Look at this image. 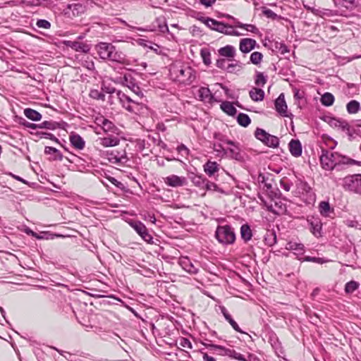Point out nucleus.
<instances>
[{
	"instance_id": "f257e3e1",
	"label": "nucleus",
	"mask_w": 361,
	"mask_h": 361,
	"mask_svg": "<svg viewBox=\"0 0 361 361\" xmlns=\"http://www.w3.org/2000/svg\"><path fill=\"white\" fill-rule=\"evenodd\" d=\"M96 50L102 59L109 60L123 65H128L129 62L126 55L116 49V47L106 42H100L96 46Z\"/></svg>"
},
{
	"instance_id": "f03ea898",
	"label": "nucleus",
	"mask_w": 361,
	"mask_h": 361,
	"mask_svg": "<svg viewBox=\"0 0 361 361\" xmlns=\"http://www.w3.org/2000/svg\"><path fill=\"white\" fill-rule=\"evenodd\" d=\"M171 75L175 77V80L182 83H190L195 76L193 70L188 66L174 64L170 69Z\"/></svg>"
},
{
	"instance_id": "7ed1b4c3",
	"label": "nucleus",
	"mask_w": 361,
	"mask_h": 361,
	"mask_svg": "<svg viewBox=\"0 0 361 361\" xmlns=\"http://www.w3.org/2000/svg\"><path fill=\"white\" fill-rule=\"evenodd\" d=\"M116 96L122 105L128 111L140 114L145 109V106L123 92L121 90L116 91Z\"/></svg>"
},
{
	"instance_id": "20e7f679",
	"label": "nucleus",
	"mask_w": 361,
	"mask_h": 361,
	"mask_svg": "<svg viewBox=\"0 0 361 361\" xmlns=\"http://www.w3.org/2000/svg\"><path fill=\"white\" fill-rule=\"evenodd\" d=\"M215 237L223 245H233L235 241V233L230 225L218 226L215 231Z\"/></svg>"
},
{
	"instance_id": "39448f33",
	"label": "nucleus",
	"mask_w": 361,
	"mask_h": 361,
	"mask_svg": "<svg viewBox=\"0 0 361 361\" xmlns=\"http://www.w3.org/2000/svg\"><path fill=\"white\" fill-rule=\"evenodd\" d=\"M338 153L333 152L327 149H322L320 156L322 167L325 170H332L338 165Z\"/></svg>"
},
{
	"instance_id": "423d86ee",
	"label": "nucleus",
	"mask_w": 361,
	"mask_h": 361,
	"mask_svg": "<svg viewBox=\"0 0 361 361\" xmlns=\"http://www.w3.org/2000/svg\"><path fill=\"white\" fill-rule=\"evenodd\" d=\"M255 137L265 145L276 148L279 146V140L276 136L267 133L264 130L257 128L255 132Z\"/></svg>"
},
{
	"instance_id": "0eeeda50",
	"label": "nucleus",
	"mask_w": 361,
	"mask_h": 361,
	"mask_svg": "<svg viewBox=\"0 0 361 361\" xmlns=\"http://www.w3.org/2000/svg\"><path fill=\"white\" fill-rule=\"evenodd\" d=\"M343 186L347 190L361 194V174L346 176L343 178Z\"/></svg>"
},
{
	"instance_id": "6e6552de",
	"label": "nucleus",
	"mask_w": 361,
	"mask_h": 361,
	"mask_svg": "<svg viewBox=\"0 0 361 361\" xmlns=\"http://www.w3.org/2000/svg\"><path fill=\"white\" fill-rule=\"evenodd\" d=\"M119 82L130 89L139 97H142V92L139 87L135 78L131 73H126L123 77L118 78Z\"/></svg>"
},
{
	"instance_id": "1a4fd4ad",
	"label": "nucleus",
	"mask_w": 361,
	"mask_h": 361,
	"mask_svg": "<svg viewBox=\"0 0 361 361\" xmlns=\"http://www.w3.org/2000/svg\"><path fill=\"white\" fill-rule=\"evenodd\" d=\"M106 156L111 163L115 164L124 165L128 161V158L124 149L121 151L118 149L106 151Z\"/></svg>"
},
{
	"instance_id": "9d476101",
	"label": "nucleus",
	"mask_w": 361,
	"mask_h": 361,
	"mask_svg": "<svg viewBox=\"0 0 361 361\" xmlns=\"http://www.w3.org/2000/svg\"><path fill=\"white\" fill-rule=\"evenodd\" d=\"M130 225L145 242L148 243L152 242L153 238L143 223L139 221H133L130 222Z\"/></svg>"
},
{
	"instance_id": "9b49d317",
	"label": "nucleus",
	"mask_w": 361,
	"mask_h": 361,
	"mask_svg": "<svg viewBox=\"0 0 361 361\" xmlns=\"http://www.w3.org/2000/svg\"><path fill=\"white\" fill-rule=\"evenodd\" d=\"M85 11V6L80 3H74L68 4L66 8L63 9L65 16L71 18L78 16Z\"/></svg>"
},
{
	"instance_id": "f8f14e48",
	"label": "nucleus",
	"mask_w": 361,
	"mask_h": 361,
	"mask_svg": "<svg viewBox=\"0 0 361 361\" xmlns=\"http://www.w3.org/2000/svg\"><path fill=\"white\" fill-rule=\"evenodd\" d=\"M307 223L310 225L311 233L317 238L322 236V223L321 220L314 216L308 217Z\"/></svg>"
},
{
	"instance_id": "ddd939ff",
	"label": "nucleus",
	"mask_w": 361,
	"mask_h": 361,
	"mask_svg": "<svg viewBox=\"0 0 361 361\" xmlns=\"http://www.w3.org/2000/svg\"><path fill=\"white\" fill-rule=\"evenodd\" d=\"M164 182L166 185L173 188L182 187L187 184V180L185 177L177 175H171L164 178Z\"/></svg>"
},
{
	"instance_id": "4468645a",
	"label": "nucleus",
	"mask_w": 361,
	"mask_h": 361,
	"mask_svg": "<svg viewBox=\"0 0 361 361\" xmlns=\"http://www.w3.org/2000/svg\"><path fill=\"white\" fill-rule=\"evenodd\" d=\"M275 109L276 111L283 117H291L293 116L292 114L288 113V107L283 93L275 100Z\"/></svg>"
},
{
	"instance_id": "2eb2a0df",
	"label": "nucleus",
	"mask_w": 361,
	"mask_h": 361,
	"mask_svg": "<svg viewBox=\"0 0 361 361\" xmlns=\"http://www.w3.org/2000/svg\"><path fill=\"white\" fill-rule=\"evenodd\" d=\"M286 249L292 251L294 255L297 256V258H301L300 257L305 253V245L301 243L295 241H290L286 243Z\"/></svg>"
},
{
	"instance_id": "dca6fc26",
	"label": "nucleus",
	"mask_w": 361,
	"mask_h": 361,
	"mask_svg": "<svg viewBox=\"0 0 361 361\" xmlns=\"http://www.w3.org/2000/svg\"><path fill=\"white\" fill-rule=\"evenodd\" d=\"M63 43L66 47H71L75 51L87 53L90 49L89 44L83 42H80L78 41L65 40Z\"/></svg>"
},
{
	"instance_id": "f3484780",
	"label": "nucleus",
	"mask_w": 361,
	"mask_h": 361,
	"mask_svg": "<svg viewBox=\"0 0 361 361\" xmlns=\"http://www.w3.org/2000/svg\"><path fill=\"white\" fill-rule=\"evenodd\" d=\"M204 23L209 28L221 33L224 32L225 29H226L228 26V24H225L210 18H207L204 20Z\"/></svg>"
},
{
	"instance_id": "a211bd4d",
	"label": "nucleus",
	"mask_w": 361,
	"mask_h": 361,
	"mask_svg": "<svg viewBox=\"0 0 361 361\" xmlns=\"http://www.w3.org/2000/svg\"><path fill=\"white\" fill-rule=\"evenodd\" d=\"M197 95L200 100L204 103L212 104L214 101V96L208 87H201L198 90Z\"/></svg>"
},
{
	"instance_id": "6ab92c4d",
	"label": "nucleus",
	"mask_w": 361,
	"mask_h": 361,
	"mask_svg": "<svg viewBox=\"0 0 361 361\" xmlns=\"http://www.w3.org/2000/svg\"><path fill=\"white\" fill-rule=\"evenodd\" d=\"M257 42L251 38L241 39L240 41L239 49L243 53H248L255 49Z\"/></svg>"
},
{
	"instance_id": "aec40b11",
	"label": "nucleus",
	"mask_w": 361,
	"mask_h": 361,
	"mask_svg": "<svg viewBox=\"0 0 361 361\" xmlns=\"http://www.w3.org/2000/svg\"><path fill=\"white\" fill-rule=\"evenodd\" d=\"M227 153L229 152V157L238 161H243L244 160V156L240 152V149L238 143H235L232 145V147L226 149Z\"/></svg>"
},
{
	"instance_id": "412c9836",
	"label": "nucleus",
	"mask_w": 361,
	"mask_h": 361,
	"mask_svg": "<svg viewBox=\"0 0 361 361\" xmlns=\"http://www.w3.org/2000/svg\"><path fill=\"white\" fill-rule=\"evenodd\" d=\"M97 142L103 147H108L116 146L119 142V140L117 137L111 135L105 137H99Z\"/></svg>"
},
{
	"instance_id": "4be33fe9",
	"label": "nucleus",
	"mask_w": 361,
	"mask_h": 361,
	"mask_svg": "<svg viewBox=\"0 0 361 361\" xmlns=\"http://www.w3.org/2000/svg\"><path fill=\"white\" fill-rule=\"evenodd\" d=\"M289 150L294 157H299L302 154V145L299 140H291L289 142Z\"/></svg>"
},
{
	"instance_id": "5701e85b",
	"label": "nucleus",
	"mask_w": 361,
	"mask_h": 361,
	"mask_svg": "<svg viewBox=\"0 0 361 361\" xmlns=\"http://www.w3.org/2000/svg\"><path fill=\"white\" fill-rule=\"evenodd\" d=\"M188 177L194 185L200 189H203L207 178H205L202 175L190 173Z\"/></svg>"
},
{
	"instance_id": "b1692460",
	"label": "nucleus",
	"mask_w": 361,
	"mask_h": 361,
	"mask_svg": "<svg viewBox=\"0 0 361 361\" xmlns=\"http://www.w3.org/2000/svg\"><path fill=\"white\" fill-rule=\"evenodd\" d=\"M70 142L71 145L78 149H82L85 147V141L78 134H71L70 135Z\"/></svg>"
},
{
	"instance_id": "393cba45",
	"label": "nucleus",
	"mask_w": 361,
	"mask_h": 361,
	"mask_svg": "<svg viewBox=\"0 0 361 361\" xmlns=\"http://www.w3.org/2000/svg\"><path fill=\"white\" fill-rule=\"evenodd\" d=\"M329 124L332 127L338 128L342 130H350V126L347 121L343 119L333 118L330 120Z\"/></svg>"
},
{
	"instance_id": "a878e982",
	"label": "nucleus",
	"mask_w": 361,
	"mask_h": 361,
	"mask_svg": "<svg viewBox=\"0 0 361 361\" xmlns=\"http://www.w3.org/2000/svg\"><path fill=\"white\" fill-rule=\"evenodd\" d=\"M219 54L221 56L227 57L228 59H233L235 54V49L231 45H226L219 49Z\"/></svg>"
},
{
	"instance_id": "bb28decb",
	"label": "nucleus",
	"mask_w": 361,
	"mask_h": 361,
	"mask_svg": "<svg viewBox=\"0 0 361 361\" xmlns=\"http://www.w3.org/2000/svg\"><path fill=\"white\" fill-rule=\"evenodd\" d=\"M204 171L209 176H212L219 171V164L216 161H208L204 165Z\"/></svg>"
},
{
	"instance_id": "cd10ccee",
	"label": "nucleus",
	"mask_w": 361,
	"mask_h": 361,
	"mask_svg": "<svg viewBox=\"0 0 361 361\" xmlns=\"http://www.w3.org/2000/svg\"><path fill=\"white\" fill-rule=\"evenodd\" d=\"M240 237L245 242H248L252 237V232L248 224H243L240 227Z\"/></svg>"
},
{
	"instance_id": "c85d7f7f",
	"label": "nucleus",
	"mask_w": 361,
	"mask_h": 361,
	"mask_svg": "<svg viewBox=\"0 0 361 361\" xmlns=\"http://www.w3.org/2000/svg\"><path fill=\"white\" fill-rule=\"evenodd\" d=\"M220 106L221 110L228 116H234L237 113V110L233 106V104L230 102H223Z\"/></svg>"
},
{
	"instance_id": "c756f323",
	"label": "nucleus",
	"mask_w": 361,
	"mask_h": 361,
	"mask_svg": "<svg viewBox=\"0 0 361 361\" xmlns=\"http://www.w3.org/2000/svg\"><path fill=\"white\" fill-rule=\"evenodd\" d=\"M24 115L28 119L32 120L33 121H40L42 118V115L40 113L30 108H27L24 109Z\"/></svg>"
},
{
	"instance_id": "7c9ffc66",
	"label": "nucleus",
	"mask_w": 361,
	"mask_h": 361,
	"mask_svg": "<svg viewBox=\"0 0 361 361\" xmlns=\"http://www.w3.org/2000/svg\"><path fill=\"white\" fill-rule=\"evenodd\" d=\"M320 214L325 217L330 216L331 213H334V209L331 208L328 202L322 201L319 204Z\"/></svg>"
},
{
	"instance_id": "2f4dec72",
	"label": "nucleus",
	"mask_w": 361,
	"mask_h": 361,
	"mask_svg": "<svg viewBox=\"0 0 361 361\" xmlns=\"http://www.w3.org/2000/svg\"><path fill=\"white\" fill-rule=\"evenodd\" d=\"M250 98L255 102L263 100L264 92L260 88L253 87L249 92Z\"/></svg>"
},
{
	"instance_id": "473e14b6",
	"label": "nucleus",
	"mask_w": 361,
	"mask_h": 361,
	"mask_svg": "<svg viewBox=\"0 0 361 361\" xmlns=\"http://www.w3.org/2000/svg\"><path fill=\"white\" fill-rule=\"evenodd\" d=\"M44 152L47 154L53 155V159L61 161L63 159V155L61 152L53 147H46Z\"/></svg>"
},
{
	"instance_id": "72a5a7b5",
	"label": "nucleus",
	"mask_w": 361,
	"mask_h": 361,
	"mask_svg": "<svg viewBox=\"0 0 361 361\" xmlns=\"http://www.w3.org/2000/svg\"><path fill=\"white\" fill-rule=\"evenodd\" d=\"M38 128H44L48 130H56L59 127V124L54 121H44L40 124H37Z\"/></svg>"
},
{
	"instance_id": "f704fd0d",
	"label": "nucleus",
	"mask_w": 361,
	"mask_h": 361,
	"mask_svg": "<svg viewBox=\"0 0 361 361\" xmlns=\"http://www.w3.org/2000/svg\"><path fill=\"white\" fill-rule=\"evenodd\" d=\"M237 121L243 127H247L251 123L250 117L243 113H240L237 116Z\"/></svg>"
},
{
	"instance_id": "c9c22d12",
	"label": "nucleus",
	"mask_w": 361,
	"mask_h": 361,
	"mask_svg": "<svg viewBox=\"0 0 361 361\" xmlns=\"http://www.w3.org/2000/svg\"><path fill=\"white\" fill-rule=\"evenodd\" d=\"M334 102V97L329 92L324 93L321 98V102L326 106H331Z\"/></svg>"
},
{
	"instance_id": "e433bc0d",
	"label": "nucleus",
	"mask_w": 361,
	"mask_h": 361,
	"mask_svg": "<svg viewBox=\"0 0 361 361\" xmlns=\"http://www.w3.org/2000/svg\"><path fill=\"white\" fill-rule=\"evenodd\" d=\"M102 129L104 133H115L118 128L115 125L110 121H104V123L102 126Z\"/></svg>"
},
{
	"instance_id": "4c0bfd02",
	"label": "nucleus",
	"mask_w": 361,
	"mask_h": 361,
	"mask_svg": "<svg viewBox=\"0 0 361 361\" xmlns=\"http://www.w3.org/2000/svg\"><path fill=\"white\" fill-rule=\"evenodd\" d=\"M338 165L344 164V165H354L357 164V161L353 159H350L348 157L343 156L338 153Z\"/></svg>"
},
{
	"instance_id": "58836bf2",
	"label": "nucleus",
	"mask_w": 361,
	"mask_h": 361,
	"mask_svg": "<svg viewBox=\"0 0 361 361\" xmlns=\"http://www.w3.org/2000/svg\"><path fill=\"white\" fill-rule=\"evenodd\" d=\"M360 109V104L355 100H352L347 104V110L349 114H355Z\"/></svg>"
},
{
	"instance_id": "ea45409f",
	"label": "nucleus",
	"mask_w": 361,
	"mask_h": 361,
	"mask_svg": "<svg viewBox=\"0 0 361 361\" xmlns=\"http://www.w3.org/2000/svg\"><path fill=\"white\" fill-rule=\"evenodd\" d=\"M359 287V283L355 281H350L345 284V291L346 293H352Z\"/></svg>"
},
{
	"instance_id": "a19ab883",
	"label": "nucleus",
	"mask_w": 361,
	"mask_h": 361,
	"mask_svg": "<svg viewBox=\"0 0 361 361\" xmlns=\"http://www.w3.org/2000/svg\"><path fill=\"white\" fill-rule=\"evenodd\" d=\"M225 353L226 354L227 356H228L231 358H233V359H235V360H238L240 361L245 360V358L244 357V356L242 354L237 353L235 350H234L233 349H231V350H225Z\"/></svg>"
},
{
	"instance_id": "79ce46f5",
	"label": "nucleus",
	"mask_w": 361,
	"mask_h": 361,
	"mask_svg": "<svg viewBox=\"0 0 361 361\" xmlns=\"http://www.w3.org/2000/svg\"><path fill=\"white\" fill-rule=\"evenodd\" d=\"M299 260L301 262H311L317 264H324L327 262V260L324 259V258L310 256H307L303 258H299Z\"/></svg>"
},
{
	"instance_id": "37998d69",
	"label": "nucleus",
	"mask_w": 361,
	"mask_h": 361,
	"mask_svg": "<svg viewBox=\"0 0 361 361\" xmlns=\"http://www.w3.org/2000/svg\"><path fill=\"white\" fill-rule=\"evenodd\" d=\"M263 55L261 52L255 51L250 55V61L255 65H258L262 60Z\"/></svg>"
},
{
	"instance_id": "c03bdc74",
	"label": "nucleus",
	"mask_w": 361,
	"mask_h": 361,
	"mask_svg": "<svg viewBox=\"0 0 361 361\" xmlns=\"http://www.w3.org/2000/svg\"><path fill=\"white\" fill-rule=\"evenodd\" d=\"M267 82L266 77L262 73L257 72L255 80V83L259 87H264Z\"/></svg>"
},
{
	"instance_id": "a18cd8bd",
	"label": "nucleus",
	"mask_w": 361,
	"mask_h": 361,
	"mask_svg": "<svg viewBox=\"0 0 361 361\" xmlns=\"http://www.w3.org/2000/svg\"><path fill=\"white\" fill-rule=\"evenodd\" d=\"M90 97L94 99H100L104 101L105 99L104 94L98 90H92L90 92Z\"/></svg>"
},
{
	"instance_id": "49530a36",
	"label": "nucleus",
	"mask_w": 361,
	"mask_h": 361,
	"mask_svg": "<svg viewBox=\"0 0 361 361\" xmlns=\"http://www.w3.org/2000/svg\"><path fill=\"white\" fill-rule=\"evenodd\" d=\"M187 261V262H182L183 264H185L183 269L190 274H197L198 272V269L195 267L194 265L192 263H190L188 259Z\"/></svg>"
},
{
	"instance_id": "de8ad7c7",
	"label": "nucleus",
	"mask_w": 361,
	"mask_h": 361,
	"mask_svg": "<svg viewBox=\"0 0 361 361\" xmlns=\"http://www.w3.org/2000/svg\"><path fill=\"white\" fill-rule=\"evenodd\" d=\"M218 188H219L216 184L206 179L205 183H204V186L202 190H206L208 191H209V190L217 191Z\"/></svg>"
},
{
	"instance_id": "09e8293b",
	"label": "nucleus",
	"mask_w": 361,
	"mask_h": 361,
	"mask_svg": "<svg viewBox=\"0 0 361 361\" xmlns=\"http://www.w3.org/2000/svg\"><path fill=\"white\" fill-rule=\"evenodd\" d=\"M234 59H219L216 61V65L218 68H221L223 70L226 69V65H228L229 61H233Z\"/></svg>"
},
{
	"instance_id": "8fccbe9b",
	"label": "nucleus",
	"mask_w": 361,
	"mask_h": 361,
	"mask_svg": "<svg viewBox=\"0 0 361 361\" xmlns=\"http://www.w3.org/2000/svg\"><path fill=\"white\" fill-rule=\"evenodd\" d=\"M36 25L39 28L49 29L51 27V23L48 20L44 19L38 20Z\"/></svg>"
},
{
	"instance_id": "3c124183",
	"label": "nucleus",
	"mask_w": 361,
	"mask_h": 361,
	"mask_svg": "<svg viewBox=\"0 0 361 361\" xmlns=\"http://www.w3.org/2000/svg\"><path fill=\"white\" fill-rule=\"evenodd\" d=\"M226 320L231 324V326L233 328L235 331L240 333H243V331L239 327L238 324L233 319L231 316L226 317Z\"/></svg>"
},
{
	"instance_id": "603ef678",
	"label": "nucleus",
	"mask_w": 361,
	"mask_h": 361,
	"mask_svg": "<svg viewBox=\"0 0 361 361\" xmlns=\"http://www.w3.org/2000/svg\"><path fill=\"white\" fill-rule=\"evenodd\" d=\"M201 56L203 59V61L206 65L211 63L210 53L207 50H201Z\"/></svg>"
},
{
	"instance_id": "864d4df0",
	"label": "nucleus",
	"mask_w": 361,
	"mask_h": 361,
	"mask_svg": "<svg viewBox=\"0 0 361 361\" xmlns=\"http://www.w3.org/2000/svg\"><path fill=\"white\" fill-rule=\"evenodd\" d=\"M262 13L267 18L272 19H275L277 16V15L273 11L267 8H263Z\"/></svg>"
},
{
	"instance_id": "5fc2aeb1",
	"label": "nucleus",
	"mask_w": 361,
	"mask_h": 361,
	"mask_svg": "<svg viewBox=\"0 0 361 361\" xmlns=\"http://www.w3.org/2000/svg\"><path fill=\"white\" fill-rule=\"evenodd\" d=\"M245 27H244L243 28L247 31L257 35L259 34V30L255 25L252 24H245Z\"/></svg>"
},
{
	"instance_id": "6e6d98bb",
	"label": "nucleus",
	"mask_w": 361,
	"mask_h": 361,
	"mask_svg": "<svg viewBox=\"0 0 361 361\" xmlns=\"http://www.w3.org/2000/svg\"><path fill=\"white\" fill-rule=\"evenodd\" d=\"M37 135H39L40 137H44L52 140L58 141V139L51 133L46 132L37 133Z\"/></svg>"
},
{
	"instance_id": "4d7b16f0",
	"label": "nucleus",
	"mask_w": 361,
	"mask_h": 361,
	"mask_svg": "<svg viewBox=\"0 0 361 361\" xmlns=\"http://www.w3.org/2000/svg\"><path fill=\"white\" fill-rule=\"evenodd\" d=\"M180 345L183 348L191 349L192 348L191 342L186 338H181L180 340Z\"/></svg>"
},
{
	"instance_id": "13d9d810",
	"label": "nucleus",
	"mask_w": 361,
	"mask_h": 361,
	"mask_svg": "<svg viewBox=\"0 0 361 361\" xmlns=\"http://www.w3.org/2000/svg\"><path fill=\"white\" fill-rule=\"evenodd\" d=\"M211 347L214 350H221V353L219 354L221 355H226V354L225 353V350H231L230 348H226L225 347L219 345L212 344L211 345Z\"/></svg>"
},
{
	"instance_id": "bf43d9fd",
	"label": "nucleus",
	"mask_w": 361,
	"mask_h": 361,
	"mask_svg": "<svg viewBox=\"0 0 361 361\" xmlns=\"http://www.w3.org/2000/svg\"><path fill=\"white\" fill-rule=\"evenodd\" d=\"M20 124L27 128H31V129L38 128L37 124L30 123L25 120H23V121L20 122Z\"/></svg>"
},
{
	"instance_id": "052dcab7",
	"label": "nucleus",
	"mask_w": 361,
	"mask_h": 361,
	"mask_svg": "<svg viewBox=\"0 0 361 361\" xmlns=\"http://www.w3.org/2000/svg\"><path fill=\"white\" fill-rule=\"evenodd\" d=\"M214 151H216L218 153H223L224 154H227V150L225 148H224V147L221 144H218V145L215 144L214 147Z\"/></svg>"
},
{
	"instance_id": "680f3d73",
	"label": "nucleus",
	"mask_w": 361,
	"mask_h": 361,
	"mask_svg": "<svg viewBox=\"0 0 361 361\" xmlns=\"http://www.w3.org/2000/svg\"><path fill=\"white\" fill-rule=\"evenodd\" d=\"M223 90H224L225 94L231 99H235L237 97L235 96V93L232 91H231L228 88L226 87H222Z\"/></svg>"
},
{
	"instance_id": "e2e57ef3",
	"label": "nucleus",
	"mask_w": 361,
	"mask_h": 361,
	"mask_svg": "<svg viewBox=\"0 0 361 361\" xmlns=\"http://www.w3.org/2000/svg\"><path fill=\"white\" fill-rule=\"evenodd\" d=\"M345 224L350 228H356L358 225V222L355 220L347 219L345 221Z\"/></svg>"
},
{
	"instance_id": "0e129e2a",
	"label": "nucleus",
	"mask_w": 361,
	"mask_h": 361,
	"mask_svg": "<svg viewBox=\"0 0 361 361\" xmlns=\"http://www.w3.org/2000/svg\"><path fill=\"white\" fill-rule=\"evenodd\" d=\"M216 1V0H199V2L205 7H209L212 6Z\"/></svg>"
},
{
	"instance_id": "69168bd1",
	"label": "nucleus",
	"mask_w": 361,
	"mask_h": 361,
	"mask_svg": "<svg viewBox=\"0 0 361 361\" xmlns=\"http://www.w3.org/2000/svg\"><path fill=\"white\" fill-rule=\"evenodd\" d=\"M280 186L286 191L288 192L290 190L291 185L285 180H281L280 181Z\"/></svg>"
},
{
	"instance_id": "338daca9",
	"label": "nucleus",
	"mask_w": 361,
	"mask_h": 361,
	"mask_svg": "<svg viewBox=\"0 0 361 361\" xmlns=\"http://www.w3.org/2000/svg\"><path fill=\"white\" fill-rule=\"evenodd\" d=\"M343 6L347 8L353 6L355 4L356 0H341Z\"/></svg>"
},
{
	"instance_id": "774afa93",
	"label": "nucleus",
	"mask_w": 361,
	"mask_h": 361,
	"mask_svg": "<svg viewBox=\"0 0 361 361\" xmlns=\"http://www.w3.org/2000/svg\"><path fill=\"white\" fill-rule=\"evenodd\" d=\"M177 150L180 152V153H183L184 154L187 155L188 154V152H189V150L184 145H179L178 147H177Z\"/></svg>"
}]
</instances>
